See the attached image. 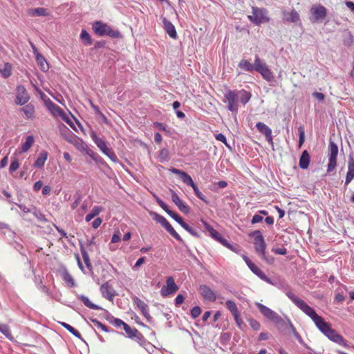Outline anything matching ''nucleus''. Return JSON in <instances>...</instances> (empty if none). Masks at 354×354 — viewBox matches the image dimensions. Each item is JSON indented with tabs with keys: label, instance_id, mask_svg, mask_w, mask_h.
Wrapping results in <instances>:
<instances>
[{
	"label": "nucleus",
	"instance_id": "obj_1",
	"mask_svg": "<svg viewBox=\"0 0 354 354\" xmlns=\"http://www.w3.org/2000/svg\"><path fill=\"white\" fill-rule=\"evenodd\" d=\"M286 295L289 298V299H290L292 302L297 306V307H298L306 315H307L308 317L311 318V319L314 322L317 327L325 320L322 317L319 316L316 313L315 310L313 308L310 306L303 299L297 297L291 291L286 292Z\"/></svg>",
	"mask_w": 354,
	"mask_h": 354
},
{
	"label": "nucleus",
	"instance_id": "obj_2",
	"mask_svg": "<svg viewBox=\"0 0 354 354\" xmlns=\"http://www.w3.org/2000/svg\"><path fill=\"white\" fill-rule=\"evenodd\" d=\"M92 30L99 37H109L112 39L122 38V33L118 30H113L102 21H95L92 24Z\"/></svg>",
	"mask_w": 354,
	"mask_h": 354
},
{
	"label": "nucleus",
	"instance_id": "obj_3",
	"mask_svg": "<svg viewBox=\"0 0 354 354\" xmlns=\"http://www.w3.org/2000/svg\"><path fill=\"white\" fill-rule=\"evenodd\" d=\"M317 328L330 341L344 347L348 346L344 338L332 328L330 324L325 320L317 326Z\"/></svg>",
	"mask_w": 354,
	"mask_h": 354
},
{
	"label": "nucleus",
	"instance_id": "obj_4",
	"mask_svg": "<svg viewBox=\"0 0 354 354\" xmlns=\"http://www.w3.org/2000/svg\"><path fill=\"white\" fill-rule=\"evenodd\" d=\"M256 71L259 73L265 80L270 82L271 86L276 85L277 81L272 72L257 55H256Z\"/></svg>",
	"mask_w": 354,
	"mask_h": 354
},
{
	"label": "nucleus",
	"instance_id": "obj_5",
	"mask_svg": "<svg viewBox=\"0 0 354 354\" xmlns=\"http://www.w3.org/2000/svg\"><path fill=\"white\" fill-rule=\"evenodd\" d=\"M91 137L97 147L101 150V151L105 154L109 158H110L113 162H118L119 160L115 155V152L111 148H109L106 145V142L98 137L95 132L92 131Z\"/></svg>",
	"mask_w": 354,
	"mask_h": 354
},
{
	"label": "nucleus",
	"instance_id": "obj_6",
	"mask_svg": "<svg viewBox=\"0 0 354 354\" xmlns=\"http://www.w3.org/2000/svg\"><path fill=\"white\" fill-rule=\"evenodd\" d=\"M256 306L260 311V313L268 319L273 322L274 323L277 324H280L281 326L285 325V321L276 312L270 309V308L267 307L266 306L256 302L255 303Z\"/></svg>",
	"mask_w": 354,
	"mask_h": 354
},
{
	"label": "nucleus",
	"instance_id": "obj_7",
	"mask_svg": "<svg viewBox=\"0 0 354 354\" xmlns=\"http://www.w3.org/2000/svg\"><path fill=\"white\" fill-rule=\"evenodd\" d=\"M249 20L256 26L270 21L268 10L263 8L252 7V15H248Z\"/></svg>",
	"mask_w": 354,
	"mask_h": 354
},
{
	"label": "nucleus",
	"instance_id": "obj_8",
	"mask_svg": "<svg viewBox=\"0 0 354 354\" xmlns=\"http://www.w3.org/2000/svg\"><path fill=\"white\" fill-rule=\"evenodd\" d=\"M223 102L227 103V109L230 111L236 114L239 110V98L236 90L226 88L224 93Z\"/></svg>",
	"mask_w": 354,
	"mask_h": 354
},
{
	"label": "nucleus",
	"instance_id": "obj_9",
	"mask_svg": "<svg viewBox=\"0 0 354 354\" xmlns=\"http://www.w3.org/2000/svg\"><path fill=\"white\" fill-rule=\"evenodd\" d=\"M327 15L326 8L322 4H314L310 9L309 19L311 23H322Z\"/></svg>",
	"mask_w": 354,
	"mask_h": 354
},
{
	"label": "nucleus",
	"instance_id": "obj_10",
	"mask_svg": "<svg viewBox=\"0 0 354 354\" xmlns=\"http://www.w3.org/2000/svg\"><path fill=\"white\" fill-rule=\"evenodd\" d=\"M328 163L327 165V173L333 171L337 167V160L338 155V146L331 139L328 144Z\"/></svg>",
	"mask_w": 354,
	"mask_h": 354
},
{
	"label": "nucleus",
	"instance_id": "obj_11",
	"mask_svg": "<svg viewBox=\"0 0 354 354\" xmlns=\"http://www.w3.org/2000/svg\"><path fill=\"white\" fill-rule=\"evenodd\" d=\"M250 237H254V245L257 253L259 254H264L266 251V243L260 230H255L249 234Z\"/></svg>",
	"mask_w": 354,
	"mask_h": 354
},
{
	"label": "nucleus",
	"instance_id": "obj_12",
	"mask_svg": "<svg viewBox=\"0 0 354 354\" xmlns=\"http://www.w3.org/2000/svg\"><path fill=\"white\" fill-rule=\"evenodd\" d=\"M243 259L245 263L247 264V266H248V268H250V270L254 274H256L263 281H266L269 284H274L271 279L267 277L266 274L257 266H256L248 257L243 255Z\"/></svg>",
	"mask_w": 354,
	"mask_h": 354
},
{
	"label": "nucleus",
	"instance_id": "obj_13",
	"mask_svg": "<svg viewBox=\"0 0 354 354\" xmlns=\"http://www.w3.org/2000/svg\"><path fill=\"white\" fill-rule=\"evenodd\" d=\"M30 100V95L26 88L22 86H17L16 88V98L15 103L18 105H24Z\"/></svg>",
	"mask_w": 354,
	"mask_h": 354
},
{
	"label": "nucleus",
	"instance_id": "obj_14",
	"mask_svg": "<svg viewBox=\"0 0 354 354\" xmlns=\"http://www.w3.org/2000/svg\"><path fill=\"white\" fill-rule=\"evenodd\" d=\"M166 283L167 286H163L160 290V294L162 297L174 294L178 290V286L176 284L172 277H167Z\"/></svg>",
	"mask_w": 354,
	"mask_h": 354
},
{
	"label": "nucleus",
	"instance_id": "obj_15",
	"mask_svg": "<svg viewBox=\"0 0 354 354\" xmlns=\"http://www.w3.org/2000/svg\"><path fill=\"white\" fill-rule=\"evenodd\" d=\"M170 192L171 194V200L179 210L185 214H189L190 213V207L179 198L178 195L173 189H170Z\"/></svg>",
	"mask_w": 354,
	"mask_h": 354
},
{
	"label": "nucleus",
	"instance_id": "obj_16",
	"mask_svg": "<svg viewBox=\"0 0 354 354\" xmlns=\"http://www.w3.org/2000/svg\"><path fill=\"white\" fill-rule=\"evenodd\" d=\"M282 19L284 22L301 24V19L299 13L295 9H292L288 12L286 10L282 11Z\"/></svg>",
	"mask_w": 354,
	"mask_h": 354
},
{
	"label": "nucleus",
	"instance_id": "obj_17",
	"mask_svg": "<svg viewBox=\"0 0 354 354\" xmlns=\"http://www.w3.org/2000/svg\"><path fill=\"white\" fill-rule=\"evenodd\" d=\"M199 291L205 300L213 302L216 300V294L207 285L202 284L199 286Z\"/></svg>",
	"mask_w": 354,
	"mask_h": 354
},
{
	"label": "nucleus",
	"instance_id": "obj_18",
	"mask_svg": "<svg viewBox=\"0 0 354 354\" xmlns=\"http://www.w3.org/2000/svg\"><path fill=\"white\" fill-rule=\"evenodd\" d=\"M258 131L266 136V140L271 145H273L272 129L266 124L259 122L256 124Z\"/></svg>",
	"mask_w": 354,
	"mask_h": 354
},
{
	"label": "nucleus",
	"instance_id": "obj_19",
	"mask_svg": "<svg viewBox=\"0 0 354 354\" xmlns=\"http://www.w3.org/2000/svg\"><path fill=\"white\" fill-rule=\"evenodd\" d=\"M31 45L33 48V52L35 55V59H36L37 63L39 66L40 69L44 72L48 71L49 69V66H48V64L47 63L46 59L41 54H40L38 52L37 48L32 44H31Z\"/></svg>",
	"mask_w": 354,
	"mask_h": 354
},
{
	"label": "nucleus",
	"instance_id": "obj_20",
	"mask_svg": "<svg viewBox=\"0 0 354 354\" xmlns=\"http://www.w3.org/2000/svg\"><path fill=\"white\" fill-rule=\"evenodd\" d=\"M354 178V158L353 156H350L348 160V171L346 175V179L344 182V188H346L347 186L350 184V183Z\"/></svg>",
	"mask_w": 354,
	"mask_h": 354
},
{
	"label": "nucleus",
	"instance_id": "obj_21",
	"mask_svg": "<svg viewBox=\"0 0 354 354\" xmlns=\"http://www.w3.org/2000/svg\"><path fill=\"white\" fill-rule=\"evenodd\" d=\"M133 303L137 306V307L140 309L143 316L148 320L151 318L149 313V306L148 305L142 301L139 297L134 296L133 297Z\"/></svg>",
	"mask_w": 354,
	"mask_h": 354
},
{
	"label": "nucleus",
	"instance_id": "obj_22",
	"mask_svg": "<svg viewBox=\"0 0 354 354\" xmlns=\"http://www.w3.org/2000/svg\"><path fill=\"white\" fill-rule=\"evenodd\" d=\"M59 273L61 274L62 280L68 287L72 288L76 286L73 277L69 273L68 270L65 266L61 267V268L59 269Z\"/></svg>",
	"mask_w": 354,
	"mask_h": 354
},
{
	"label": "nucleus",
	"instance_id": "obj_23",
	"mask_svg": "<svg viewBox=\"0 0 354 354\" xmlns=\"http://www.w3.org/2000/svg\"><path fill=\"white\" fill-rule=\"evenodd\" d=\"M162 21L163 24L164 30L166 31L168 35L172 39H177L178 35L174 24L166 17H163L162 19Z\"/></svg>",
	"mask_w": 354,
	"mask_h": 354
},
{
	"label": "nucleus",
	"instance_id": "obj_24",
	"mask_svg": "<svg viewBox=\"0 0 354 354\" xmlns=\"http://www.w3.org/2000/svg\"><path fill=\"white\" fill-rule=\"evenodd\" d=\"M60 133L62 136L70 143H74L76 139L78 138L77 136L64 124H62L60 127Z\"/></svg>",
	"mask_w": 354,
	"mask_h": 354
},
{
	"label": "nucleus",
	"instance_id": "obj_25",
	"mask_svg": "<svg viewBox=\"0 0 354 354\" xmlns=\"http://www.w3.org/2000/svg\"><path fill=\"white\" fill-rule=\"evenodd\" d=\"M79 245L81 251V254L84 261L86 264V268L93 273V266L91 263L89 256L85 248V244L82 243L81 240H79Z\"/></svg>",
	"mask_w": 354,
	"mask_h": 354
},
{
	"label": "nucleus",
	"instance_id": "obj_26",
	"mask_svg": "<svg viewBox=\"0 0 354 354\" xmlns=\"http://www.w3.org/2000/svg\"><path fill=\"white\" fill-rule=\"evenodd\" d=\"M310 162V156L307 150H304L300 156L299 167L302 169L308 168Z\"/></svg>",
	"mask_w": 354,
	"mask_h": 354
},
{
	"label": "nucleus",
	"instance_id": "obj_27",
	"mask_svg": "<svg viewBox=\"0 0 354 354\" xmlns=\"http://www.w3.org/2000/svg\"><path fill=\"white\" fill-rule=\"evenodd\" d=\"M45 104L53 115L60 116L61 114L64 113L63 109H62L58 105L55 104L49 98L45 102Z\"/></svg>",
	"mask_w": 354,
	"mask_h": 354
},
{
	"label": "nucleus",
	"instance_id": "obj_28",
	"mask_svg": "<svg viewBox=\"0 0 354 354\" xmlns=\"http://www.w3.org/2000/svg\"><path fill=\"white\" fill-rule=\"evenodd\" d=\"M239 102L242 104L245 105L250 100L252 94L250 92L245 89L236 90Z\"/></svg>",
	"mask_w": 354,
	"mask_h": 354
},
{
	"label": "nucleus",
	"instance_id": "obj_29",
	"mask_svg": "<svg viewBox=\"0 0 354 354\" xmlns=\"http://www.w3.org/2000/svg\"><path fill=\"white\" fill-rule=\"evenodd\" d=\"M238 66L245 71L251 73L254 71H256V59H254V64H251L247 59H241V62L239 63Z\"/></svg>",
	"mask_w": 354,
	"mask_h": 354
},
{
	"label": "nucleus",
	"instance_id": "obj_30",
	"mask_svg": "<svg viewBox=\"0 0 354 354\" xmlns=\"http://www.w3.org/2000/svg\"><path fill=\"white\" fill-rule=\"evenodd\" d=\"M87 155H88L97 164L110 169L106 161L99 154L94 152L93 150H88Z\"/></svg>",
	"mask_w": 354,
	"mask_h": 354
},
{
	"label": "nucleus",
	"instance_id": "obj_31",
	"mask_svg": "<svg viewBox=\"0 0 354 354\" xmlns=\"http://www.w3.org/2000/svg\"><path fill=\"white\" fill-rule=\"evenodd\" d=\"M109 288H110V287L109 285V282L106 281L101 286L100 291H101L102 296L104 298H106V299H108L109 301H113L115 294L111 292V291L109 290Z\"/></svg>",
	"mask_w": 354,
	"mask_h": 354
},
{
	"label": "nucleus",
	"instance_id": "obj_32",
	"mask_svg": "<svg viewBox=\"0 0 354 354\" xmlns=\"http://www.w3.org/2000/svg\"><path fill=\"white\" fill-rule=\"evenodd\" d=\"M77 298L81 301H82V303L88 308L90 309H93V310H100V309H102V308L97 304H95L93 303H92L88 297L85 296V295H77Z\"/></svg>",
	"mask_w": 354,
	"mask_h": 354
},
{
	"label": "nucleus",
	"instance_id": "obj_33",
	"mask_svg": "<svg viewBox=\"0 0 354 354\" xmlns=\"http://www.w3.org/2000/svg\"><path fill=\"white\" fill-rule=\"evenodd\" d=\"M48 152L46 151H43L39 153V157L37 158L35 162L33 164V167L35 168H41L44 167L46 160L48 158Z\"/></svg>",
	"mask_w": 354,
	"mask_h": 354
},
{
	"label": "nucleus",
	"instance_id": "obj_34",
	"mask_svg": "<svg viewBox=\"0 0 354 354\" xmlns=\"http://www.w3.org/2000/svg\"><path fill=\"white\" fill-rule=\"evenodd\" d=\"M20 111L25 114L26 119H32L35 117V107L31 104H28L21 108Z\"/></svg>",
	"mask_w": 354,
	"mask_h": 354
},
{
	"label": "nucleus",
	"instance_id": "obj_35",
	"mask_svg": "<svg viewBox=\"0 0 354 354\" xmlns=\"http://www.w3.org/2000/svg\"><path fill=\"white\" fill-rule=\"evenodd\" d=\"M164 227L174 238L180 243H185L183 239L176 232L174 227L171 225L169 221H167L163 226Z\"/></svg>",
	"mask_w": 354,
	"mask_h": 354
},
{
	"label": "nucleus",
	"instance_id": "obj_36",
	"mask_svg": "<svg viewBox=\"0 0 354 354\" xmlns=\"http://www.w3.org/2000/svg\"><path fill=\"white\" fill-rule=\"evenodd\" d=\"M29 14L32 16L39 17H46L49 15L48 10L41 7L30 9L29 10Z\"/></svg>",
	"mask_w": 354,
	"mask_h": 354
},
{
	"label": "nucleus",
	"instance_id": "obj_37",
	"mask_svg": "<svg viewBox=\"0 0 354 354\" xmlns=\"http://www.w3.org/2000/svg\"><path fill=\"white\" fill-rule=\"evenodd\" d=\"M80 39L86 46H91L93 44V39L90 34L85 29L82 30L80 33Z\"/></svg>",
	"mask_w": 354,
	"mask_h": 354
},
{
	"label": "nucleus",
	"instance_id": "obj_38",
	"mask_svg": "<svg viewBox=\"0 0 354 354\" xmlns=\"http://www.w3.org/2000/svg\"><path fill=\"white\" fill-rule=\"evenodd\" d=\"M102 207L100 206H95L91 211L86 215L85 221L86 222L91 221L94 217L97 216L102 211Z\"/></svg>",
	"mask_w": 354,
	"mask_h": 354
},
{
	"label": "nucleus",
	"instance_id": "obj_39",
	"mask_svg": "<svg viewBox=\"0 0 354 354\" xmlns=\"http://www.w3.org/2000/svg\"><path fill=\"white\" fill-rule=\"evenodd\" d=\"M12 66L10 63L4 64L3 67H0V73L4 78H8L11 75Z\"/></svg>",
	"mask_w": 354,
	"mask_h": 354
},
{
	"label": "nucleus",
	"instance_id": "obj_40",
	"mask_svg": "<svg viewBox=\"0 0 354 354\" xmlns=\"http://www.w3.org/2000/svg\"><path fill=\"white\" fill-rule=\"evenodd\" d=\"M90 321L93 323L98 328H100L102 329L103 331L106 332V333H110V332H115L114 330L109 328L108 326H106V325L103 324L102 322H100V321H98L97 319L95 318H89Z\"/></svg>",
	"mask_w": 354,
	"mask_h": 354
},
{
	"label": "nucleus",
	"instance_id": "obj_41",
	"mask_svg": "<svg viewBox=\"0 0 354 354\" xmlns=\"http://www.w3.org/2000/svg\"><path fill=\"white\" fill-rule=\"evenodd\" d=\"M35 139L32 136H27L25 142L21 145V151L24 152L27 151L31 147Z\"/></svg>",
	"mask_w": 354,
	"mask_h": 354
},
{
	"label": "nucleus",
	"instance_id": "obj_42",
	"mask_svg": "<svg viewBox=\"0 0 354 354\" xmlns=\"http://www.w3.org/2000/svg\"><path fill=\"white\" fill-rule=\"evenodd\" d=\"M150 215L152 216L153 219L160 223L162 227L168 221L164 216L156 212H151Z\"/></svg>",
	"mask_w": 354,
	"mask_h": 354
},
{
	"label": "nucleus",
	"instance_id": "obj_43",
	"mask_svg": "<svg viewBox=\"0 0 354 354\" xmlns=\"http://www.w3.org/2000/svg\"><path fill=\"white\" fill-rule=\"evenodd\" d=\"M192 187L194 190V194L199 199L203 201L207 205L209 203V201L207 199L205 195L199 190L196 183Z\"/></svg>",
	"mask_w": 354,
	"mask_h": 354
},
{
	"label": "nucleus",
	"instance_id": "obj_44",
	"mask_svg": "<svg viewBox=\"0 0 354 354\" xmlns=\"http://www.w3.org/2000/svg\"><path fill=\"white\" fill-rule=\"evenodd\" d=\"M180 226L194 237L198 239L201 237L200 234L196 230L191 227L186 222L182 223Z\"/></svg>",
	"mask_w": 354,
	"mask_h": 354
},
{
	"label": "nucleus",
	"instance_id": "obj_45",
	"mask_svg": "<svg viewBox=\"0 0 354 354\" xmlns=\"http://www.w3.org/2000/svg\"><path fill=\"white\" fill-rule=\"evenodd\" d=\"M158 160L160 162L169 161V151L167 149L163 148L159 151Z\"/></svg>",
	"mask_w": 354,
	"mask_h": 354
},
{
	"label": "nucleus",
	"instance_id": "obj_46",
	"mask_svg": "<svg viewBox=\"0 0 354 354\" xmlns=\"http://www.w3.org/2000/svg\"><path fill=\"white\" fill-rule=\"evenodd\" d=\"M225 306L233 315L239 313L236 304L234 301L227 300L225 303Z\"/></svg>",
	"mask_w": 354,
	"mask_h": 354
},
{
	"label": "nucleus",
	"instance_id": "obj_47",
	"mask_svg": "<svg viewBox=\"0 0 354 354\" xmlns=\"http://www.w3.org/2000/svg\"><path fill=\"white\" fill-rule=\"evenodd\" d=\"M123 329L126 332L127 337L130 339H133L137 333L138 330L136 328H131L127 324H124Z\"/></svg>",
	"mask_w": 354,
	"mask_h": 354
},
{
	"label": "nucleus",
	"instance_id": "obj_48",
	"mask_svg": "<svg viewBox=\"0 0 354 354\" xmlns=\"http://www.w3.org/2000/svg\"><path fill=\"white\" fill-rule=\"evenodd\" d=\"M183 182L186 184L187 185H189L190 187H192L195 183L193 181L192 177L185 171L183 172V174L180 176Z\"/></svg>",
	"mask_w": 354,
	"mask_h": 354
},
{
	"label": "nucleus",
	"instance_id": "obj_49",
	"mask_svg": "<svg viewBox=\"0 0 354 354\" xmlns=\"http://www.w3.org/2000/svg\"><path fill=\"white\" fill-rule=\"evenodd\" d=\"M167 214L175 220L180 225L185 222L183 218L178 214L171 209L167 211Z\"/></svg>",
	"mask_w": 354,
	"mask_h": 354
},
{
	"label": "nucleus",
	"instance_id": "obj_50",
	"mask_svg": "<svg viewBox=\"0 0 354 354\" xmlns=\"http://www.w3.org/2000/svg\"><path fill=\"white\" fill-rule=\"evenodd\" d=\"M223 246L236 253H239L241 251L240 246L238 244L230 243L228 240H227L226 243H225Z\"/></svg>",
	"mask_w": 354,
	"mask_h": 354
},
{
	"label": "nucleus",
	"instance_id": "obj_51",
	"mask_svg": "<svg viewBox=\"0 0 354 354\" xmlns=\"http://www.w3.org/2000/svg\"><path fill=\"white\" fill-rule=\"evenodd\" d=\"M32 214L39 221L42 222H46L47 220L45 218V216L41 213L40 210L37 209L35 207H32Z\"/></svg>",
	"mask_w": 354,
	"mask_h": 354
},
{
	"label": "nucleus",
	"instance_id": "obj_52",
	"mask_svg": "<svg viewBox=\"0 0 354 354\" xmlns=\"http://www.w3.org/2000/svg\"><path fill=\"white\" fill-rule=\"evenodd\" d=\"M298 131H299V143H298V147L299 148H301V147L302 146V145L304 144V141H305V131H304V128L303 126H300L299 128H298Z\"/></svg>",
	"mask_w": 354,
	"mask_h": 354
},
{
	"label": "nucleus",
	"instance_id": "obj_53",
	"mask_svg": "<svg viewBox=\"0 0 354 354\" xmlns=\"http://www.w3.org/2000/svg\"><path fill=\"white\" fill-rule=\"evenodd\" d=\"M0 332L3 333L7 338L11 339L12 335L9 327L6 324L0 325Z\"/></svg>",
	"mask_w": 354,
	"mask_h": 354
},
{
	"label": "nucleus",
	"instance_id": "obj_54",
	"mask_svg": "<svg viewBox=\"0 0 354 354\" xmlns=\"http://www.w3.org/2000/svg\"><path fill=\"white\" fill-rule=\"evenodd\" d=\"M286 318L287 319L288 324L290 326V328H291L292 333H293L294 336L295 337V338L297 339L298 342H301L302 337L299 334V333L296 330L295 326H293V324L291 322V321L290 320V319L288 318L287 317H286Z\"/></svg>",
	"mask_w": 354,
	"mask_h": 354
},
{
	"label": "nucleus",
	"instance_id": "obj_55",
	"mask_svg": "<svg viewBox=\"0 0 354 354\" xmlns=\"http://www.w3.org/2000/svg\"><path fill=\"white\" fill-rule=\"evenodd\" d=\"M19 167V160L17 158H12L11 160V163L9 168V171L10 174H12L15 171H16Z\"/></svg>",
	"mask_w": 354,
	"mask_h": 354
},
{
	"label": "nucleus",
	"instance_id": "obj_56",
	"mask_svg": "<svg viewBox=\"0 0 354 354\" xmlns=\"http://www.w3.org/2000/svg\"><path fill=\"white\" fill-rule=\"evenodd\" d=\"M212 238L214 239L215 241H218V243H220L223 245H224V244L226 243V241L227 240L218 232L213 234Z\"/></svg>",
	"mask_w": 354,
	"mask_h": 354
},
{
	"label": "nucleus",
	"instance_id": "obj_57",
	"mask_svg": "<svg viewBox=\"0 0 354 354\" xmlns=\"http://www.w3.org/2000/svg\"><path fill=\"white\" fill-rule=\"evenodd\" d=\"M154 127L157 128L160 131H165L167 134H170L169 129H167V127L162 122H155L153 123Z\"/></svg>",
	"mask_w": 354,
	"mask_h": 354
},
{
	"label": "nucleus",
	"instance_id": "obj_58",
	"mask_svg": "<svg viewBox=\"0 0 354 354\" xmlns=\"http://www.w3.org/2000/svg\"><path fill=\"white\" fill-rule=\"evenodd\" d=\"M201 222L205 227V229L209 232V235L212 237L213 234L216 232L217 231L213 228L207 221L203 219L201 220Z\"/></svg>",
	"mask_w": 354,
	"mask_h": 354
},
{
	"label": "nucleus",
	"instance_id": "obj_59",
	"mask_svg": "<svg viewBox=\"0 0 354 354\" xmlns=\"http://www.w3.org/2000/svg\"><path fill=\"white\" fill-rule=\"evenodd\" d=\"M234 317V320L236 322V324L237 326L241 329L243 330L244 327H245V324L243 322V319L241 318L239 313H236L233 315Z\"/></svg>",
	"mask_w": 354,
	"mask_h": 354
},
{
	"label": "nucleus",
	"instance_id": "obj_60",
	"mask_svg": "<svg viewBox=\"0 0 354 354\" xmlns=\"http://www.w3.org/2000/svg\"><path fill=\"white\" fill-rule=\"evenodd\" d=\"M248 322L251 328L254 330H259L261 328L260 323L254 319L250 318L248 319Z\"/></svg>",
	"mask_w": 354,
	"mask_h": 354
},
{
	"label": "nucleus",
	"instance_id": "obj_61",
	"mask_svg": "<svg viewBox=\"0 0 354 354\" xmlns=\"http://www.w3.org/2000/svg\"><path fill=\"white\" fill-rule=\"evenodd\" d=\"M156 203L162 207L167 213L169 210L168 205L158 196L154 195Z\"/></svg>",
	"mask_w": 354,
	"mask_h": 354
},
{
	"label": "nucleus",
	"instance_id": "obj_62",
	"mask_svg": "<svg viewBox=\"0 0 354 354\" xmlns=\"http://www.w3.org/2000/svg\"><path fill=\"white\" fill-rule=\"evenodd\" d=\"M201 308L199 306L193 307L190 310L192 317L193 319L197 318L201 315Z\"/></svg>",
	"mask_w": 354,
	"mask_h": 354
},
{
	"label": "nucleus",
	"instance_id": "obj_63",
	"mask_svg": "<svg viewBox=\"0 0 354 354\" xmlns=\"http://www.w3.org/2000/svg\"><path fill=\"white\" fill-rule=\"evenodd\" d=\"M60 117L62 118V120L66 122L68 125H70L71 127H72L75 131H77V129L71 120L69 118V117L66 114V113L64 111L63 114H61Z\"/></svg>",
	"mask_w": 354,
	"mask_h": 354
},
{
	"label": "nucleus",
	"instance_id": "obj_64",
	"mask_svg": "<svg viewBox=\"0 0 354 354\" xmlns=\"http://www.w3.org/2000/svg\"><path fill=\"white\" fill-rule=\"evenodd\" d=\"M260 255L261 256L263 259L268 264H272L274 261V258L272 256L267 254L266 251H264V254Z\"/></svg>",
	"mask_w": 354,
	"mask_h": 354
}]
</instances>
